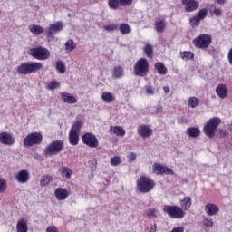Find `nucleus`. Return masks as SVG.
<instances>
[{"label":"nucleus","mask_w":232,"mask_h":232,"mask_svg":"<svg viewBox=\"0 0 232 232\" xmlns=\"http://www.w3.org/2000/svg\"><path fill=\"white\" fill-rule=\"evenodd\" d=\"M109 6L112 10H119V6H121V2L119 0H109Z\"/></svg>","instance_id":"58836bf2"},{"label":"nucleus","mask_w":232,"mask_h":232,"mask_svg":"<svg viewBox=\"0 0 232 232\" xmlns=\"http://www.w3.org/2000/svg\"><path fill=\"white\" fill-rule=\"evenodd\" d=\"M203 225H205L206 227H213L214 226L213 219L211 218H204Z\"/></svg>","instance_id":"79ce46f5"},{"label":"nucleus","mask_w":232,"mask_h":232,"mask_svg":"<svg viewBox=\"0 0 232 232\" xmlns=\"http://www.w3.org/2000/svg\"><path fill=\"white\" fill-rule=\"evenodd\" d=\"M164 213H167L170 218H184L186 212L180 207L178 206H163Z\"/></svg>","instance_id":"1a4fd4ad"},{"label":"nucleus","mask_w":232,"mask_h":232,"mask_svg":"<svg viewBox=\"0 0 232 232\" xmlns=\"http://www.w3.org/2000/svg\"><path fill=\"white\" fill-rule=\"evenodd\" d=\"M146 215L147 217H157V210H155L154 208H149L146 211Z\"/></svg>","instance_id":"8fccbe9b"},{"label":"nucleus","mask_w":232,"mask_h":232,"mask_svg":"<svg viewBox=\"0 0 232 232\" xmlns=\"http://www.w3.org/2000/svg\"><path fill=\"white\" fill-rule=\"evenodd\" d=\"M5 191H6V180L0 178V193H5Z\"/></svg>","instance_id":"a18cd8bd"},{"label":"nucleus","mask_w":232,"mask_h":232,"mask_svg":"<svg viewBox=\"0 0 232 232\" xmlns=\"http://www.w3.org/2000/svg\"><path fill=\"white\" fill-rule=\"evenodd\" d=\"M181 59H193L195 57V54L189 51H184L180 53Z\"/></svg>","instance_id":"ea45409f"},{"label":"nucleus","mask_w":232,"mask_h":232,"mask_svg":"<svg viewBox=\"0 0 232 232\" xmlns=\"http://www.w3.org/2000/svg\"><path fill=\"white\" fill-rule=\"evenodd\" d=\"M72 173H73V172L72 171V169H70V168H68V167H63V168H62V176H63V178H66L67 179H71Z\"/></svg>","instance_id":"c9c22d12"},{"label":"nucleus","mask_w":232,"mask_h":232,"mask_svg":"<svg viewBox=\"0 0 232 232\" xmlns=\"http://www.w3.org/2000/svg\"><path fill=\"white\" fill-rule=\"evenodd\" d=\"M153 188H155V181L146 176H140L137 180V189L140 193H150Z\"/></svg>","instance_id":"f03ea898"},{"label":"nucleus","mask_w":232,"mask_h":232,"mask_svg":"<svg viewBox=\"0 0 232 232\" xmlns=\"http://www.w3.org/2000/svg\"><path fill=\"white\" fill-rule=\"evenodd\" d=\"M186 133L188 135V137L197 139V137H200V129L197 127H190L187 129Z\"/></svg>","instance_id":"393cba45"},{"label":"nucleus","mask_w":232,"mask_h":232,"mask_svg":"<svg viewBox=\"0 0 232 232\" xmlns=\"http://www.w3.org/2000/svg\"><path fill=\"white\" fill-rule=\"evenodd\" d=\"M196 16L200 21H204V19H206V17H208V9L203 8V9L199 10V12L196 14Z\"/></svg>","instance_id":"4c0bfd02"},{"label":"nucleus","mask_w":232,"mask_h":232,"mask_svg":"<svg viewBox=\"0 0 232 232\" xmlns=\"http://www.w3.org/2000/svg\"><path fill=\"white\" fill-rule=\"evenodd\" d=\"M54 195L57 198V200H66L68 198L70 193L66 188H58L54 191Z\"/></svg>","instance_id":"aec40b11"},{"label":"nucleus","mask_w":232,"mask_h":232,"mask_svg":"<svg viewBox=\"0 0 232 232\" xmlns=\"http://www.w3.org/2000/svg\"><path fill=\"white\" fill-rule=\"evenodd\" d=\"M41 142H43V135L39 132H33L24 139V146L32 147L35 144H41Z\"/></svg>","instance_id":"9b49d317"},{"label":"nucleus","mask_w":232,"mask_h":232,"mask_svg":"<svg viewBox=\"0 0 232 232\" xmlns=\"http://www.w3.org/2000/svg\"><path fill=\"white\" fill-rule=\"evenodd\" d=\"M218 211H220V208L216 204L208 203L205 206V213L208 215V217H215Z\"/></svg>","instance_id":"f3484780"},{"label":"nucleus","mask_w":232,"mask_h":232,"mask_svg":"<svg viewBox=\"0 0 232 232\" xmlns=\"http://www.w3.org/2000/svg\"><path fill=\"white\" fill-rule=\"evenodd\" d=\"M143 52L149 59H151L153 57V45L146 44L143 47Z\"/></svg>","instance_id":"c756f323"},{"label":"nucleus","mask_w":232,"mask_h":232,"mask_svg":"<svg viewBox=\"0 0 232 232\" xmlns=\"http://www.w3.org/2000/svg\"><path fill=\"white\" fill-rule=\"evenodd\" d=\"M113 79H122L124 77V68L121 65L115 66L112 72Z\"/></svg>","instance_id":"b1692460"},{"label":"nucleus","mask_w":232,"mask_h":232,"mask_svg":"<svg viewBox=\"0 0 232 232\" xmlns=\"http://www.w3.org/2000/svg\"><path fill=\"white\" fill-rule=\"evenodd\" d=\"M194 45L196 48H200L201 50H206L209 48V44L213 43V37L211 34H200L193 40Z\"/></svg>","instance_id":"0eeeda50"},{"label":"nucleus","mask_w":232,"mask_h":232,"mask_svg":"<svg viewBox=\"0 0 232 232\" xmlns=\"http://www.w3.org/2000/svg\"><path fill=\"white\" fill-rule=\"evenodd\" d=\"M76 46L77 44L73 40H69L65 43V50H67V52H72V50H75Z\"/></svg>","instance_id":"e433bc0d"},{"label":"nucleus","mask_w":232,"mask_h":232,"mask_svg":"<svg viewBox=\"0 0 232 232\" xmlns=\"http://www.w3.org/2000/svg\"><path fill=\"white\" fill-rule=\"evenodd\" d=\"M0 14H1V10H0Z\"/></svg>","instance_id":"e2e57ef3"},{"label":"nucleus","mask_w":232,"mask_h":232,"mask_svg":"<svg viewBox=\"0 0 232 232\" xmlns=\"http://www.w3.org/2000/svg\"><path fill=\"white\" fill-rule=\"evenodd\" d=\"M119 29L121 34H122V35H128L131 32V26L124 23L120 25Z\"/></svg>","instance_id":"7c9ffc66"},{"label":"nucleus","mask_w":232,"mask_h":232,"mask_svg":"<svg viewBox=\"0 0 232 232\" xmlns=\"http://www.w3.org/2000/svg\"><path fill=\"white\" fill-rule=\"evenodd\" d=\"M162 107L160 105H158L156 108V113H162Z\"/></svg>","instance_id":"13d9d810"},{"label":"nucleus","mask_w":232,"mask_h":232,"mask_svg":"<svg viewBox=\"0 0 232 232\" xmlns=\"http://www.w3.org/2000/svg\"><path fill=\"white\" fill-rule=\"evenodd\" d=\"M180 124H188L189 120L186 116H182L179 120Z\"/></svg>","instance_id":"6e6d98bb"},{"label":"nucleus","mask_w":232,"mask_h":232,"mask_svg":"<svg viewBox=\"0 0 232 232\" xmlns=\"http://www.w3.org/2000/svg\"><path fill=\"white\" fill-rule=\"evenodd\" d=\"M16 230L17 232H28V224L26 223V220L20 219L17 222Z\"/></svg>","instance_id":"a878e982"},{"label":"nucleus","mask_w":232,"mask_h":232,"mask_svg":"<svg viewBox=\"0 0 232 232\" xmlns=\"http://www.w3.org/2000/svg\"><path fill=\"white\" fill-rule=\"evenodd\" d=\"M216 3H218V5H226V3H227V0H216Z\"/></svg>","instance_id":"4d7b16f0"},{"label":"nucleus","mask_w":232,"mask_h":232,"mask_svg":"<svg viewBox=\"0 0 232 232\" xmlns=\"http://www.w3.org/2000/svg\"><path fill=\"white\" fill-rule=\"evenodd\" d=\"M152 171L156 175H175V172L173 171V169L168 167H164L160 163H154L152 167Z\"/></svg>","instance_id":"ddd939ff"},{"label":"nucleus","mask_w":232,"mask_h":232,"mask_svg":"<svg viewBox=\"0 0 232 232\" xmlns=\"http://www.w3.org/2000/svg\"><path fill=\"white\" fill-rule=\"evenodd\" d=\"M138 133L142 139H146L153 135V130L148 125H140L138 127Z\"/></svg>","instance_id":"2eb2a0df"},{"label":"nucleus","mask_w":232,"mask_h":232,"mask_svg":"<svg viewBox=\"0 0 232 232\" xmlns=\"http://www.w3.org/2000/svg\"><path fill=\"white\" fill-rule=\"evenodd\" d=\"M81 128H82V121H79L75 122L69 132V142L72 146H77L79 144V133L81 132Z\"/></svg>","instance_id":"423d86ee"},{"label":"nucleus","mask_w":232,"mask_h":232,"mask_svg":"<svg viewBox=\"0 0 232 232\" xmlns=\"http://www.w3.org/2000/svg\"><path fill=\"white\" fill-rule=\"evenodd\" d=\"M82 140L85 146L89 148H97L99 146V140L92 132H86L82 137Z\"/></svg>","instance_id":"f8f14e48"},{"label":"nucleus","mask_w":232,"mask_h":232,"mask_svg":"<svg viewBox=\"0 0 232 232\" xmlns=\"http://www.w3.org/2000/svg\"><path fill=\"white\" fill-rule=\"evenodd\" d=\"M64 148V142L63 140H53L51 144L45 148V155L49 157H53L63 151Z\"/></svg>","instance_id":"9d476101"},{"label":"nucleus","mask_w":232,"mask_h":232,"mask_svg":"<svg viewBox=\"0 0 232 232\" xmlns=\"http://www.w3.org/2000/svg\"><path fill=\"white\" fill-rule=\"evenodd\" d=\"M52 182H53V178L50 175H45V176L42 177V179L40 180V186L42 188H45L46 186H48Z\"/></svg>","instance_id":"c85d7f7f"},{"label":"nucleus","mask_w":232,"mask_h":232,"mask_svg":"<svg viewBox=\"0 0 232 232\" xmlns=\"http://www.w3.org/2000/svg\"><path fill=\"white\" fill-rule=\"evenodd\" d=\"M102 99L104 101V102H113V101H115L113 93L108 92H102Z\"/></svg>","instance_id":"2f4dec72"},{"label":"nucleus","mask_w":232,"mask_h":232,"mask_svg":"<svg viewBox=\"0 0 232 232\" xmlns=\"http://www.w3.org/2000/svg\"><path fill=\"white\" fill-rule=\"evenodd\" d=\"M163 90H164V92H165V93H169V87L164 86V87H163Z\"/></svg>","instance_id":"052dcab7"},{"label":"nucleus","mask_w":232,"mask_h":232,"mask_svg":"<svg viewBox=\"0 0 232 232\" xmlns=\"http://www.w3.org/2000/svg\"><path fill=\"white\" fill-rule=\"evenodd\" d=\"M56 70L59 73H64L66 72V66L64 65V62L58 60L56 62Z\"/></svg>","instance_id":"f704fd0d"},{"label":"nucleus","mask_w":232,"mask_h":232,"mask_svg":"<svg viewBox=\"0 0 232 232\" xmlns=\"http://www.w3.org/2000/svg\"><path fill=\"white\" fill-rule=\"evenodd\" d=\"M109 132L114 133V135L118 137H124V135H126V130L121 126H111Z\"/></svg>","instance_id":"4be33fe9"},{"label":"nucleus","mask_w":232,"mask_h":232,"mask_svg":"<svg viewBox=\"0 0 232 232\" xmlns=\"http://www.w3.org/2000/svg\"><path fill=\"white\" fill-rule=\"evenodd\" d=\"M228 130H229L230 131H232V121H231L230 124L228 125Z\"/></svg>","instance_id":"680f3d73"},{"label":"nucleus","mask_w":232,"mask_h":232,"mask_svg":"<svg viewBox=\"0 0 232 232\" xmlns=\"http://www.w3.org/2000/svg\"><path fill=\"white\" fill-rule=\"evenodd\" d=\"M111 166H119L121 164V158L119 156H115L111 159Z\"/></svg>","instance_id":"49530a36"},{"label":"nucleus","mask_w":232,"mask_h":232,"mask_svg":"<svg viewBox=\"0 0 232 232\" xmlns=\"http://www.w3.org/2000/svg\"><path fill=\"white\" fill-rule=\"evenodd\" d=\"M154 93H155V92L153 91V87L148 86L146 88V94L147 95H153Z\"/></svg>","instance_id":"864d4df0"},{"label":"nucleus","mask_w":232,"mask_h":232,"mask_svg":"<svg viewBox=\"0 0 232 232\" xmlns=\"http://www.w3.org/2000/svg\"><path fill=\"white\" fill-rule=\"evenodd\" d=\"M43 68V63L37 62H26L17 67V72L20 75H30L35 73Z\"/></svg>","instance_id":"f257e3e1"},{"label":"nucleus","mask_w":232,"mask_h":232,"mask_svg":"<svg viewBox=\"0 0 232 232\" xmlns=\"http://www.w3.org/2000/svg\"><path fill=\"white\" fill-rule=\"evenodd\" d=\"M61 97L63 99V102L66 104H77V99H75L73 96H72L68 92H63L61 94Z\"/></svg>","instance_id":"5701e85b"},{"label":"nucleus","mask_w":232,"mask_h":232,"mask_svg":"<svg viewBox=\"0 0 232 232\" xmlns=\"http://www.w3.org/2000/svg\"><path fill=\"white\" fill-rule=\"evenodd\" d=\"M155 231H157V224H154V226L150 225V232H155Z\"/></svg>","instance_id":"bf43d9fd"},{"label":"nucleus","mask_w":232,"mask_h":232,"mask_svg":"<svg viewBox=\"0 0 232 232\" xmlns=\"http://www.w3.org/2000/svg\"><path fill=\"white\" fill-rule=\"evenodd\" d=\"M222 124V120L218 117H214L208 121L204 126V133L209 139L215 137V131L218 129V126Z\"/></svg>","instance_id":"7ed1b4c3"},{"label":"nucleus","mask_w":232,"mask_h":232,"mask_svg":"<svg viewBox=\"0 0 232 232\" xmlns=\"http://www.w3.org/2000/svg\"><path fill=\"white\" fill-rule=\"evenodd\" d=\"M200 104V100L197 97H190L188 101V108H197Z\"/></svg>","instance_id":"473e14b6"},{"label":"nucleus","mask_w":232,"mask_h":232,"mask_svg":"<svg viewBox=\"0 0 232 232\" xmlns=\"http://www.w3.org/2000/svg\"><path fill=\"white\" fill-rule=\"evenodd\" d=\"M46 232H59V230L57 229V227L50 226L47 227Z\"/></svg>","instance_id":"5fc2aeb1"},{"label":"nucleus","mask_w":232,"mask_h":232,"mask_svg":"<svg viewBox=\"0 0 232 232\" xmlns=\"http://www.w3.org/2000/svg\"><path fill=\"white\" fill-rule=\"evenodd\" d=\"M216 93L219 99H226L227 97V87H226V84H218L216 87Z\"/></svg>","instance_id":"412c9836"},{"label":"nucleus","mask_w":232,"mask_h":232,"mask_svg":"<svg viewBox=\"0 0 232 232\" xmlns=\"http://www.w3.org/2000/svg\"><path fill=\"white\" fill-rule=\"evenodd\" d=\"M63 28H64L63 22H56L54 24H51L44 30V34L46 35L47 41H49V43L51 41H53V39H55V34H59V32H63Z\"/></svg>","instance_id":"39448f33"},{"label":"nucleus","mask_w":232,"mask_h":232,"mask_svg":"<svg viewBox=\"0 0 232 232\" xmlns=\"http://www.w3.org/2000/svg\"><path fill=\"white\" fill-rule=\"evenodd\" d=\"M229 135V132L227 130H222L220 129L218 133V137H220L221 139H224V137H227Z\"/></svg>","instance_id":"de8ad7c7"},{"label":"nucleus","mask_w":232,"mask_h":232,"mask_svg":"<svg viewBox=\"0 0 232 232\" xmlns=\"http://www.w3.org/2000/svg\"><path fill=\"white\" fill-rule=\"evenodd\" d=\"M103 28L106 30V32H115V30H119V24H111L109 25H104Z\"/></svg>","instance_id":"a19ab883"},{"label":"nucleus","mask_w":232,"mask_h":232,"mask_svg":"<svg viewBox=\"0 0 232 232\" xmlns=\"http://www.w3.org/2000/svg\"><path fill=\"white\" fill-rule=\"evenodd\" d=\"M137 159V154L135 152H130L129 154V162H133Z\"/></svg>","instance_id":"603ef678"},{"label":"nucleus","mask_w":232,"mask_h":232,"mask_svg":"<svg viewBox=\"0 0 232 232\" xmlns=\"http://www.w3.org/2000/svg\"><path fill=\"white\" fill-rule=\"evenodd\" d=\"M29 55L38 61H46L50 59V51L44 47H35L29 50Z\"/></svg>","instance_id":"6e6552de"},{"label":"nucleus","mask_w":232,"mask_h":232,"mask_svg":"<svg viewBox=\"0 0 232 232\" xmlns=\"http://www.w3.org/2000/svg\"><path fill=\"white\" fill-rule=\"evenodd\" d=\"M0 144H4L5 146H14V144H15V139H14V136L8 132H1Z\"/></svg>","instance_id":"4468645a"},{"label":"nucleus","mask_w":232,"mask_h":232,"mask_svg":"<svg viewBox=\"0 0 232 232\" xmlns=\"http://www.w3.org/2000/svg\"><path fill=\"white\" fill-rule=\"evenodd\" d=\"M121 6H131L133 0H119Z\"/></svg>","instance_id":"09e8293b"},{"label":"nucleus","mask_w":232,"mask_h":232,"mask_svg":"<svg viewBox=\"0 0 232 232\" xmlns=\"http://www.w3.org/2000/svg\"><path fill=\"white\" fill-rule=\"evenodd\" d=\"M213 14L217 17H221V15H222V9L215 7L214 10H213Z\"/></svg>","instance_id":"3c124183"},{"label":"nucleus","mask_w":232,"mask_h":232,"mask_svg":"<svg viewBox=\"0 0 232 232\" xmlns=\"http://www.w3.org/2000/svg\"><path fill=\"white\" fill-rule=\"evenodd\" d=\"M60 84L58 82H51L47 84V90H57L59 88Z\"/></svg>","instance_id":"c03bdc74"},{"label":"nucleus","mask_w":232,"mask_h":232,"mask_svg":"<svg viewBox=\"0 0 232 232\" xmlns=\"http://www.w3.org/2000/svg\"><path fill=\"white\" fill-rule=\"evenodd\" d=\"M181 208L185 210L188 211L189 208H191V198L189 197H185L181 200Z\"/></svg>","instance_id":"72a5a7b5"},{"label":"nucleus","mask_w":232,"mask_h":232,"mask_svg":"<svg viewBox=\"0 0 232 232\" xmlns=\"http://www.w3.org/2000/svg\"><path fill=\"white\" fill-rule=\"evenodd\" d=\"M154 68L160 75H166V73H168V68H166V65L160 62L156 63Z\"/></svg>","instance_id":"bb28decb"},{"label":"nucleus","mask_w":232,"mask_h":232,"mask_svg":"<svg viewBox=\"0 0 232 232\" xmlns=\"http://www.w3.org/2000/svg\"><path fill=\"white\" fill-rule=\"evenodd\" d=\"M29 30L34 35H41V34H44V28L39 25L33 24L29 27Z\"/></svg>","instance_id":"cd10ccee"},{"label":"nucleus","mask_w":232,"mask_h":232,"mask_svg":"<svg viewBox=\"0 0 232 232\" xmlns=\"http://www.w3.org/2000/svg\"><path fill=\"white\" fill-rule=\"evenodd\" d=\"M185 6L186 12H195L199 6V4L195 0H181Z\"/></svg>","instance_id":"dca6fc26"},{"label":"nucleus","mask_w":232,"mask_h":232,"mask_svg":"<svg viewBox=\"0 0 232 232\" xmlns=\"http://www.w3.org/2000/svg\"><path fill=\"white\" fill-rule=\"evenodd\" d=\"M166 25H167L166 20L157 18L154 22V30L158 34H163V32L166 30Z\"/></svg>","instance_id":"a211bd4d"},{"label":"nucleus","mask_w":232,"mask_h":232,"mask_svg":"<svg viewBox=\"0 0 232 232\" xmlns=\"http://www.w3.org/2000/svg\"><path fill=\"white\" fill-rule=\"evenodd\" d=\"M190 24L193 28H195L196 26H198L200 24V20L198 19V17L196 15L192 18H190Z\"/></svg>","instance_id":"37998d69"},{"label":"nucleus","mask_w":232,"mask_h":232,"mask_svg":"<svg viewBox=\"0 0 232 232\" xmlns=\"http://www.w3.org/2000/svg\"><path fill=\"white\" fill-rule=\"evenodd\" d=\"M16 180L20 184H26L30 180V173L25 169L20 170L16 175Z\"/></svg>","instance_id":"6ab92c4d"},{"label":"nucleus","mask_w":232,"mask_h":232,"mask_svg":"<svg viewBox=\"0 0 232 232\" xmlns=\"http://www.w3.org/2000/svg\"><path fill=\"white\" fill-rule=\"evenodd\" d=\"M150 72V63L146 58H140L134 65V75L138 77H145L146 73Z\"/></svg>","instance_id":"20e7f679"}]
</instances>
